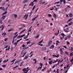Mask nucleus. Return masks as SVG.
<instances>
[{
  "label": "nucleus",
  "mask_w": 73,
  "mask_h": 73,
  "mask_svg": "<svg viewBox=\"0 0 73 73\" xmlns=\"http://www.w3.org/2000/svg\"><path fill=\"white\" fill-rule=\"evenodd\" d=\"M28 0H24L23 1V3H26V2H28Z\"/></svg>",
  "instance_id": "16"
},
{
  "label": "nucleus",
  "mask_w": 73,
  "mask_h": 73,
  "mask_svg": "<svg viewBox=\"0 0 73 73\" xmlns=\"http://www.w3.org/2000/svg\"><path fill=\"white\" fill-rule=\"evenodd\" d=\"M16 60V59H13V60L11 61V62H13L14 61H15V60Z\"/></svg>",
  "instance_id": "44"
},
{
  "label": "nucleus",
  "mask_w": 73,
  "mask_h": 73,
  "mask_svg": "<svg viewBox=\"0 0 73 73\" xmlns=\"http://www.w3.org/2000/svg\"><path fill=\"white\" fill-rule=\"evenodd\" d=\"M38 45H39L40 46H43V44H39Z\"/></svg>",
  "instance_id": "58"
},
{
  "label": "nucleus",
  "mask_w": 73,
  "mask_h": 73,
  "mask_svg": "<svg viewBox=\"0 0 73 73\" xmlns=\"http://www.w3.org/2000/svg\"><path fill=\"white\" fill-rule=\"evenodd\" d=\"M24 62V61H23L21 63V64H20V66H22V65H23V63Z\"/></svg>",
  "instance_id": "28"
},
{
  "label": "nucleus",
  "mask_w": 73,
  "mask_h": 73,
  "mask_svg": "<svg viewBox=\"0 0 73 73\" xmlns=\"http://www.w3.org/2000/svg\"><path fill=\"white\" fill-rule=\"evenodd\" d=\"M6 33H3L2 35V36H3V35H4L3 36V37H4V36H5V35H6Z\"/></svg>",
  "instance_id": "23"
},
{
  "label": "nucleus",
  "mask_w": 73,
  "mask_h": 73,
  "mask_svg": "<svg viewBox=\"0 0 73 73\" xmlns=\"http://www.w3.org/2000/svg\"><path fill=\"white\" fill-rule=\"evenodd\" d=\"M40 65L41 66V67H39L36 70V72H37V71L38 70H39V69H41L42 68V63H41V62L40 63Z\"/></svg>",
  "instance_id": "2"
},
{
  "label": "nucleus",
  "mask_w": 73,
  "mask_h": 73,
  "mask_svg": "<svg viewBox=\"0 0 73 73\" xmlns=\"http://www.w3.org/2000/svg\"><path fill=\"white\" fill-rule=\"evenodd\" d=\"M73 52L70 53V56H73Z\"/></svg>",
  "instance_id": "36"
},
{
  "label": "nucleus",
  "mask_w": 73,
  "mask_h": 73,
  "mask_svg": "<svg viewBox=\"0 0 73 73\" xmlns=\"http://www.w3.org/2000/svg\"><path fill=\"white\" fill-rule=\"evenodd\" d=\"M54 67H56V65H54L53 66L52 68V69H54Z\"/></svg>",
  "instance_id": "56"
},
{
  "label": "nucleus",
  "mask_w": 73,
  "mask_h": 73,
  "mask_svg": "<svg viewBox=\"0 0 73 73\" xmlns=\"http://www.w3.org/2000/svg\"><path fill=\"white\" fill-rule=\"evenodd\" d=\"M14 42H15V39L13 38V40L12 41V44H13Z\"/></svg>",
  "instance_id": "34"
},
{
  "label": "nucleus",
  "mask_w": 73,
  "mask_h": 73,
  "mask_svg": "<svg viewBox=\"0 0 73 73\" xmlns=\"http://www.w3.org/2000/svg\"><path fill=\"white\" fill-rule=\"evenodd\" d=\"M26 52H25L24 54L23 55V56H22V57H24V56H25V54H26Z\"/></svg>",
  "instance_id": "41"
},
{
  "label": "nucleus",
  "mask_w": 73,
  "mask_h": 73,
  "mask_svg": "<svg viewBox=\"0 0 73 73\" xmlns=\"http://www.w3.org/2000/svg\"><path fill=\"white\" fill-rule=\"evenodd\" d=\"M60 52H61V53L62 55L63 54V51H62V48H61L60 49Z\"/></svg>",
  "instance_id": "10"
},
{
  "label": "nucleus",
  "mask_w": 73,
  "mask_h": 73,
  "mask_svg": "<svg viewBox=\"0 0 73 73\" xmlns=\"http://www.w3.org/2000/svg\"><path fill=\"white\" fill-rule=\"evenodd\" d=\"M25 36V34H23V35H22L21 36H20V38L23 37H24Z\"/></svg>",
  "instance_id": "25"
},
{
  "label": "nucleus",
  "mask_w": 73,
  "mask_h": 73,
  "mask_svg": "<svg viewBox=\"0 0 73 73\" xmlns=\"http://www.w3.org/2000/svg\"><path fill=\"white\" fill-rule=\"evenodd\" d=\"M39 36H40V35L39 34L37 36H35V38H38L39 37Z\"/></svg>",
  "instance_id": "33"
},
{
  "label": "nucleus",
  "mask_w": 73,
  "mask_h": 73,
  "mask_svg": "<svg viewBox=\"0 0 73 73\" xmlns=\"http://www.w3.org/2000/svg\"><path fill=\"white\" fill-rule=\"evenodd\" d=\"M60 35H62V38H64V36H66V35H64V34L63 33H62L60 34Z\"/></svg>",
  "instance_id": "6"
},
{
  "label": "nucleus",
  "mask_w": 73,
  "mask_h": 73,
  "mask_svg": "<svg viewBox=\"0 0 73 73\" xmlns=\"http://www.w3.org/2000/svg\"><path fill=\"white\" fill-rule=\"evenodd\" d=\"M28 56H25V57L24 58V60H25V59H27V58H28Z\"/></svg>",
  "instance_id": "37"
},
{
  "label": "nucleus",
  "mask_w": 73,
  "mask_h": 73,
  "mask_svg": "<svg viewBox=\"0 0 73 73\" xmlns=\"http://www.w3.org/2000/svg\"><path fill=\"white\" fill-rule=\"evenodd\" d=\"M25 46V44H23L22 47H23V48H24Z\"/></svg>",
  "instance_id": "62"
},
{
  "label": "nucleus",
  "mask_w": 73,
  "mask_h": 73,
  "mask_svg": "<svg viewBox=\"0 0 73 73\" xmlns=\"http://www.w3.org/2000/svg\"><path fill=\"white\" fill-rule=\"evenodd\" d=\"M12 29H9V30L8 31V32H10V31H12Z\"/></svg>",
  "instance_id": "55"
},
{
  "label": "nucleus",
  "mask_w": 73,
  "mask_h": 73,
  "mask_svg": "<svg viewBox=\"0 0 73 73\" xmlns=\"http://www.w3.org/2000/svg\"><path fill=\"white\" fill-rule=\"evenodd\" d=\"M7 40H8V38H6L4 39L5 41H7Z\"/></svg>",
  "instance_id": "42"
},
{
  "label": "nucleus",
  "mask_w": 73,
  "mask_h": 73,
  "mask_svg": "<svg viewBox=\"0 0 73 73\" xmlns=\"http://www.w3.org/2000/svg\"><path fill=\"white\" fill-rule=\"evenodd\" d=\"M60 3H62V2L63 1V4H65V3H66V1H65V0H60Z\"/></svg>",
  "instance_id": "4"
},
{
  "label": "nucleus",
  "mask_w": 73,
  "mask_h": 73,
  "mask_svg": "<svg viewBox=\"0 0 73 73\" xmlns=\"http://www.w3.org/2000/svg\"><path fill=\"white\" fill-rule=\"evenodd\" d=\"M51 45L50 44H48L47 46V47H49V46H50V45Z\"/></svg>",
  "instance_id": "50"
},
{
  "label": "nucleus",
  "mask_w": 73,
  "mask_h": 73,
  "mask_svg": "<svg viewBox=\"0 0 73 73\" xmlns=\"http://www.w3.org/2000/svg\"><path fill=\"white\" fill-rule=\"evenodd\" d=\"M28 14H26L24 15L23 17V19H25V20H27L28 19Z\"/></svg>",
  "instance_id": "1"
},
{
  "label": "nucleus",
  "mask_w": 73,
  "mask_h": 73,
  "mask_svg": "<svg viewBox=\"0 0 73 73\" xmlns=\"http://www.w3.org/2000/svg\"><path fill=\"white\" fill-rule=\"evenodd\" d=\"M42 1H40L39 2V4H41V3H42Z\"/></svg>",
  "instance_id": "59"
},
{
  "label": "nucleus",
  "mask_w": 73,
  "mask_h": 73,
  "mask_svg": "<svg viewBox=\"0 0 73 73\" xmlns=\"http://www.w3.org/2000/svg\"><path fill=\"white\" fill-rule=\"evenodd\" d=\"M64 31L65 32H66V33H68V32H69V31H67L65 29H64Z\"/></svg>",
  "instance_id": "12"
},
{
  "label": "nucleus",
  "mask_w": 73,
  "mask_h": 73,
  "mask_svg": "<svg viewBox=\"0 0 73 73\" xmlns=\"http://www.w3.org/2000/svg\"><path fill=\"white\" fill-rule=\"evenodd\" d=\"M38 15H37V16H36L32 20V21H34V20H35L38 17Z\"/></svg>",
  "instance_id": "3"
},
{
  "label": "nucleus",
  "mask_w": 73,
  "mask_h": 73,
  "mask_svg": "<svg viewBox=\"0 0 73 73\" xmlns=\"http://www.w3.org/2000/svg\"><path fill=\"white\" fill-rule=\"evenodd\" d=\"M10 48H11V47H10V46H9L8 47V50H9V49H10Z\"/></svg>",
  "instance_id": "46"
},
{
  "label": "nucleus",
  "mask_w": 73,
  "mask_h": 73,
  "mask_svg": "<svg viewBox=\"0 0 73 73\" xmlns=\"http://www.w3.org/2000/svg\"><path fill=\"white\" fill-rule=\"evenodd\" d=\"M19 66H15L13 68V69H15L16 68H17V67H18Z\"/></svg>",
  "instance_id": "49"
},
{
  "label": "nucleus",
  "mask_w": 73,
  "mask_h": 73,
  "mask_svg": "<svg viewBox=\"0 0 73 73\" xmlns=\"http://www.w3.org/2000/svg\"><path fill=\"white\" fill-rule=\"evenodd\" d=\"M14 17L15 18H17V14H14Z\"/></svg>",
  "instance_id": "32"
},
{
  "label": "nucleus",
  "mask_w": 73,
  "mask_h": 73,
  "mask_svg": "<svg viewBox=\"0 0 73 73\" xmlns=\"http://www.w3.org/2000/svg\"><path fill=\"white\" fill-rule=\"evenodd\" d=\"M7 65H5V64H4L2 66L3 67V68H5V67Z\"/></svg>",
  "instance_id": "47"
},
{
  "label": "nucleus",
  "mask_w": 73,
  "mask_h": 73,
  "mask_svg": "<svg viewBox=\"0 0 73 73\" xmlns=\"http://www.w3.org/2000/svg\"><path fill=\"white\" fill-rule=\"evenodd\" d=\"M59 43H60V42H59V41H56V45H58V44H59Z\"/></svg>",
  "instance_id": "29"
},
{
  "label": "nucleus",
  "mask_w": 73,
  "mask_h": 73,
  "mask_svg": "<svg viewBox=\"0 0 73 73\" xmlns=\"http://www.w3.org/2000/svg\"><path fill=\"white\" fill-rule=\"evenodd\" d=\"M14 45H15V47L16 46H17V42H15L14 43Z\"/></svg>",
  "instance_id": "17"
},
{
  "label": "nucleus",
  "mask_w": 73,
  "mask_h": 73,
  "mask_svg": "<svg viewBox=\"0 0 73 73\" xmlns=\"http://www.w3.org/2000/svg\"><path fill=\"white\" fill-rule=\"evenodd\" d=\"M0 9L2 10H3V9H4V8L3 7H0Z\"/></svg>",
  "instance_id": "43"
},
{
  "label": "nucleus",
  "mask_w": 73,
  "mask_h": 73,
  "mask_svg": "<svg viewBox=\"0 0 73 73\" xmlns=\"http://www.w3.org/2000/svg\"><path fill=\"white\" fill-rule=\"evenodd\" d=\"M33 12L32 11H31L30 13V16H31L32 15V14Z\"/></svg>",
  "instance_id": "51"
},
{
  "label": "nucleus",
  "mask_w": 73,
  "mask_h": 73,
  "mask_svg": "<svg viewBox=\"0 0 73 73\" xmlns=\"http://www.w3.org/2000/svg\"><path fill=\"white\" fill-rule=\"evenodd\" d=\"M26 31V29H25L23 31H21V33H23V32H24V31Z\"/></svg>",
  "instance_id": "52"
},
{
  "label": "nucleus",
  "mask_w": 73,
  "mask_h": 73,
  "mask_svg": "<svg viewBox=\"0 0 73 73\" xmlns=\"http://www.w3.org/2000/svg\"><path fill=\"white\" fill-rule=\"evenodd\" d=\"M2 20L0 19V24H3V22L2 21Z\"/></svg>",
  "instance_id": "39"
},
{
  "label": "nucleus",
  "mask_w": 73,
  "mask_h": 73,
  "mask_svg": "<svg viewBox=\"0 0 73 73\" xmlns=\"http://www.w3.org/2000/svg\"><path fill=\"white\" fill-rule=\"evenodd\" d=\"M55 36H57L58 35V33H56L54 34Z\"/></svg>",
  "instance_id": "60"
},
{
  "label": "nucleus",
  "mask_w": 73,
  "mask_h": 73,
  "mask_svg": "<svg viewBox=\"0 0 73 73\" xmlns=\"http://www.w3.org/2000/svg\"><path fill=\"white\" fill-rule=\"evenodd\" d=\"M28 48H29V47L28 46H27V47H25V48H23V49H28Z\"/></svg>",
  "instance_id": "48"
},
{
  "label": "nucleus",
  "mask_w": 73,
  "mask_h": 73,
  "mask_svg": "<svg viewBox=\"0 0 73 73\" xmlns=\"http://www.w3.org/2000/svg\"><path fill=\"white\" fill-rule=\"evenodd\" d=\"M35 7H36V5H35V6H34L33 7L32 9L33 11V10H34V9H35Z\"/></svg>",
  "instance_id": "45"
},
{
  "label": "nucleus",
  "mask_w": 73,
  "mask_h": 73,
  "mask_svg": "<svg viewBox=\"0 0 73 73\" xmlns=\"http://www.w3.org/2000/svg\"><path fill=\"white\" fill-rule=\"evenodd\" d=\"M4 13L5 14H7V10H6V11H5Z\"/></svg>",
  "instance_id": "63"
},
{
  "label": "nucleus",
  "mask_w": 73,
  "mask_h": 73,
  "mask_svg": "<svg viewBox=\"0 0 73 73\" xmlns=\"http://www.w3.org/2000/svg\"><path fill=\"white\" fill-rule=\"evenodd\" d=\"M43 39H42V40H41L38 43V44H41L42 42H43Z\"/></svg>",
  "instance_id": "13"
},
{
  "label": "nucleus",
  "mask_w": 73,
  "mask_h": 73,
  "mask_svg": "<svg viewBox=\"0 0 73 73\" xmlns=\"http://www.w3.org/2000/svg\"><path fill=\"white\" fill-rule=\"evenodd\" d=\"M27 5V4H25L24 5V6H23V9H24V8H25V6Z\"/></svg>",
  "instance_id": "54"
},
{
  "label": "nucleus",
  "mask_w": 73,
  "mask_h": 73,
  "mask_svg": "<svg viewBox=\"0 0 73 73\" xmlns=\"http://www.w3.org/2000/svg\"><path fill=\"white\" fill-rule=\"evenodd\" d=\"M69 15L70 17H72L73 16V15H72V13H70Z\"/></svg>",
  "instance_id": "21"
},
{
  "label": "nucleus",
  "mask_w": 73,
  "mask_h": 73,
  "mask_svg": "<svg viewBox=\"0 0 73 73\" xmlns=\"http://www.w3.org/2000/svg\"><path fill=\"white\" fill-rule=\"evenodd\" d=\"M73 24V22H70L68 24V26H70L72 24Z\"/></svg>",
  "instance_id": "14"
},
{
  "label": "nucleus",
  "mask_w": 73,
  "mask_h": 73,
  "mask_svg": "<svg viewBox=\"0 0 73 73\" xmlns=\"http://www.w3.org/2000/svg\"><path fill=\"white\" fill-rule=\"evenodd\" d=\"M54 9V8L53 7H52L50 9V11H52Z\"/></svg>",
  "instance_id": "38"
},
{
  "label": "nucleus",
  "mask_w": 73,
  "mask_h": 73,
  "mask_svg": "<svg viewBox=\"0 0 73 73\" xmlns=\"http://www.w3.org/2000/svg\"><path fill=\"white\" fill-rule=\"evenodd\" d=\"M63 48H65V49H67V47H66V46H63Z\"/></svg>",
  "instance_id": "57"
},
{
  "label": "nucleus",
  "mask_w": 73,
  "mask_h": 73,
  "mask_svg": "<svg viewBox=\"0 0 73 73\" xmlns=\"http://www.w3.org/2000/svg\"><path fill=\"white\" fill-rule=\"evenodd\" d=\"M21 40H22V38H21L20 39L18 40L17 41V43H18V42H19V41H21Z\"/></svg>",
  "instance_id": "24"
},
{
  "label": "nucleus",
  "mask_w": 73,
  "mask_h": 73,
  "mask_svg": "<svg viewBox=\"0 0 73 73\" xmlns=\"http://www.w3.org/2000/svg\"><path fill=\"white\" fill-rule=\"evenodd\" d=\"M31 44V41H29L26 43L27 44Z\"/></svg>",
  "instance_id": "26"
},
{
  "label": "nucleus",
  "mask_w": 73,
  "mask_h": 73,
  "mask_svg": "<svg viewBox=\"0 0 73 73\" xmlns=\"http://www.w3.org/2000/svg\"><path fill=\"white\" fill-rule=\"evenodd\" d=\"M54 48V45H52L50 47V49H53Z\"/></svg>",
  "instance_id": "8"
},
{
  "label": "nucleus",
  "mask_w": 73,
  "mask_h": 73,
  "mask_svg": "<svg viewBox=\"0 0 73 73\" xmlns=\"http://www.w3.org/2000/svg\"><path fill=\"white\" fill-rule=\"evenodd\" d=\"M56 6V7H60V5H57Z\"/></svg>",
  "instance_id": "64"
},
{
  "label": "nucleus",
  "mask_w": 73,
  "mask_h": 73,
  "mask_svg": "<svg viewBox=\"0 0 73 73\" xmlns=\"http://www.w3.org/2000/svg\"><path fill=\"white\" fill-rule=\"evenodd\" d=\"M52 42V41L50 40L48 42V44H50Z\"/></svg>",
  "instance_id": "27"
},
{
  "label": "nucleus",
  "mask_w": 73,
  "mask_h": 73,
  "mask_svg": "<svg viewBox=\"0 0 73 73\" xmlns=\"http://www.w3.org/2000/svg\"><path fill=\"white\" fill-rule=\"evenodd\" d=\"M53 17L55 18V19H56V17H57V15L55 14V13H54L53 15Z\"/></svg>",
  "instance_id": "9"
},
{
  "label": "nucleus",
  "mask_w": 73,
  "mask_h": 73,
  "mask_svg": "<svg viewBox=\"0 0 73 73\" xmlns=\"http://www.w3.org/2000/svg\"><path fill=\"white\" fill-rule=\"evenodd\" d=\"M5 17H6V16L4 15L3 16H2V17L1 19L2 20H4L5 19Z\"/></svg>",
  "instance_id": "5"
},
{
  "label": "nucleus",
  "mask_w": 73,
  "mask_h": 73,
  "mask_svg": "<svg viewBox=\"0 0 73 73\" xmlns=\"http://www.w3.org/2000/svg\"><path fill=\"white\" fill-rule=\"evenodd\" d=\"M33 61H35V63H37V60L35 59H33Z\"/></svg>",
  "instance_id": "30"
},
{
  "label": "nucleus",
  "mask_w": 73,
  "mask_h": 73,
  "mask_svg": "<svg viewBox=\"0 0 73 73\" xmlns=\"http://www.w3.org/2000/svg\"><path fill=\"white\" fill-rule=\"evenodd\" d=\"M34 5V3L32 2L29 5V6L31 5V7H33Z\"/></svg>",
  "instance_id": "7"
},
{
  "label": "nucleus",
  "mask_w": 73,
  "mask_h": 73,
  "mask_svg": "<svg viewBox=\"0 0 73 73\" xmlns=\"http://www.w3.org/2000/svg\"><path fill=\"white\" fill-rule=\"evenodd\" d=\"M49 63L50 65H51L52 64V61H50L49 62Z\"/></svg>",
  "instance_id": "31"
},
{
  "label": "nucleus",
  "mask_w": 73,
  "mask_h": 73,
  "mask_svg": "<svg viewBox=\"0 0 73 73\" xmlns=\"http://www.w3.org/2000/svg\"><path fill=\"white\" fill-rule=\"evenodd\" d=\"M36 34V31H34L33 33V35H35Z\"/></svg>",
  "instance_id": "53"
},
{
  "label": "nucleus",
  "mask_w": 73,
  "mask_h": 73,
  "mask_svg": "<svg viewBox=\"0 0 73 73\" xmlns=\"http://www.w3.org/2000/svg\"><path fill=\"white\" fill-rule=\"evenodd\" d=\"M17 62V63H19V62H20V60H18L16 61Z\"/></svg>",
  "instance_id": "61"
},
{
  "label": "nucleus",
  "mask_w": 73,
  "mask_h": 73,
  "mask_svg": "<svg viewBox=\"0 0 73 73\" xmlns=\"http://www.w3.org/2000/svg\"><path fill=\"white\" fill-rule=\"evenodd\" d=\"M67 38L70 39V37H71V36H70V35H69L67 36Z\"/></svg>",
  "instance_id": "15"
},
{
  "label": "nucleus",
  "mask_w": 73,
  "mask_h": 73,
  "mask_svg": "<svg viewBox=\"0 0 73 73\" xmlns=\"http://www.w3.org/2000/svg\"><path fill=\"white\" fill-rule=\"evenodd\" d=\"M58 56H59V55H58V54H57V55H55V57H56V58H58Z\"/></svg>",
  "instance_id": "40"
},
{
  "label": "nucleus",
  "mask_w": 73,
  "mask_h": 73,
  "mask_svg": "<svg viewBox=\"0 0 73 73\" xmlns=\"http://www.w3.org/2000/svg\"><path fill=\"white\" fill-rule=\"evenodd\" d=\"M48 16L49 17H51L52 16V15L49 14L48 15Z\"/></svg>",
  "instance_id": "22"
},
{
  "label": "nucleus",
  "mask_w": 73,
  "mask_h": 73,
  "mask_svg": "<svg viewBox=\"0 0 73 73\" xmlns=\"http://www.w3.org/2000/svg\"><path fill=\"white\" fill-rule=\"evenodd\" d=\"M72 20V19H70L67 21V22L68 23H69V22H70V21H71Z\"/></svg>",
  "instance_id": "19"
},
{
  "label": "nucleus",
  "mask_w": 73,
  "mask_h": 73,
  "mask_svg": "<svg viewBox=\"0 0 73 73\" xmlns=\"http://www.w3.org/2000/svg\"><path fill=\"white\" fill-rule=\"evenodd\" d=\"M18 35L17 34V35L14 36L13 38V39H15V38H16V37H17V36H18Z\"/></svg>",
  "instance_id": "18"
},
{
  "label": "nucleus",
  "mask_w": 73,
  "mask_h": 73,
  "mask_svg": "<svg viewBox=\"0 0 73 73\" xmlns=\"http://www.w3.org/2000/svg\"><path fill=\"white\" fill-rule=\"evenodd\" d=\"M46 47H42L41 48V50L42 51L44 50H46Z\"/></svg>",
  "instance_id": "11"
},
{
  "label": "nucleus",
  "mask_w": 73,
  "mask_h": 73,
  "mask_svg": "<svg viewBox=\"0 0 73 73\" xmlns=\"http://www.w3.org/2000/svg\"><path fill=\"white\" fill-rule=\"evenodd\" d=\"M66 44L67 45H70V42L69 41H67L66 42Z\"/></svg>",
  "instance_id": "35"
},
{
  "label": "nucleus",
  "mask_w": 73,
  "mask_h": 73,
  "mask_svg": "<svg viewBox=\"0 0 73 73\" xmlns=\"http://www.w3.org/2000/svg\"><path fill=\"white\" fill-rule=\"evenodd\" d=\"M65 53L67 55H69V52H67L66 51L65 52Z\"/></svg>",
  "instance_id": "20"
}]
</instances>
